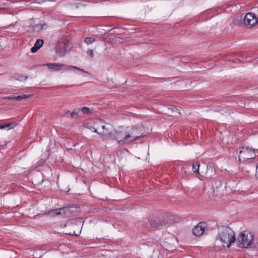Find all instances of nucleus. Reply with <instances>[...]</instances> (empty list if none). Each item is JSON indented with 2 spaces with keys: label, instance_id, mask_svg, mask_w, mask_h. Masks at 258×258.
Instances as JSON below:
<instances>
[{
  "label": "nucleus",
  "instance_id": "nucleus-1",
  "mask_svg": "<svg viewBox=\"0 0 258 258\" xmlns=\"http://www.w3.org/2000/svg\"><path fill=\"white\" fill-rule=\"evenodd\" d=\"M90 129L92 132L100 135L103 141L115 140L121 146L128 145L136 141L143 134L141 128L137 127H122L104 135L98 133L97 130L93 127Z\"/></svg>",
  "mask_w": 258,
  "mask_h": 258
},
{
  "label": "nucleus",
  "instance_id": "nucleus-2",
  "mask_svg": "<svg viewBox=\"0 0 258 258\" xmlns=\"http://www.w3.org/2000/svg\"><path fill=\"white\" fill-rule=\"evenodd\" d=\"M236 241L234 231L228 226H222L218 228V233L215 238V242L221 243L223 246L230 247Z\"/></svg>",
  "mask_w": 258,
  "mask_h": 258
},
{
  "label": "nucleus",
  "instance_id": "nucleus-3",
  "mask_svg": "<svg viewBox=\"0 0 258 258\" xmlns=\"http://www.w3.org/2000/svg\"><path fill=\"white\" fill-rule=\"evenodd\" d=\"M254 235L248 231H244L239 234L236 239L237 245L241 248L251 247L253 243Z\"/></svg>",
  "mask_w": 258,
  "mask_h": 258
},
{
  "label": "nucleus",
  "instance_id": "nucleus-4",
  "mask_svg": "<svg viewBox=\"0 0 258 258\" xmlns=\"http://www.w3.org/2000/svg\"><path fill=\"white\" fill-rule=\"evenodd\" d=\"M72 48L70 41L66 37L60 38L55 47L56 53L61 56H63Z\"/></svg>",
  "mask_w": 258,
  "mask_h": 258
},
{
  "label": "nucleus",
  "instance_id": "nucleus-5",
  "mask_svg": "<svg viewBox=\"0 0 258 258\" xmlns=\"http://www.w3.org/2000/svg\"><path fill=\"white\" fill-rule=\"evenodd\" d=\"M255 157V152L253 149L248 147H242L240 148L239 160L241 162H246Z\"/></svg>",
  "mask_w": 258,
  "mask_h": 258
},
{
  "label": "nucleus",
  "instance_id": "nucleus-6",
  "mask_svg": "<svg viewBox=\"0 0 258 258\" xmlns=\"http://www.w3.org/2000/svg\"><path fill=\"white\" fill-rule=\"evenodd\" d=\"M150 225L153 228H162L168 226V221L165 217H153L150 220Z\"/></svg>",
  "mask_w": 258,
  "mask_h": 258
},
{
  "label": "nucleus",
  "instance_id": "nucleus-7",
  "mask_svg": "<svg viewBox=\"0 0 258 258\" xmlns=\"http://www.w3.org/2000/svg\"><path fill=\"white\" fill-rule=\"evenodd\" d=\"M243 21L245 26L251 28L258 24V18L254 14L249 13L245 15Z\"/></svg>",
  "mask_w": 258,
  "mask_h": 258
},
{
  "label": "nucleus",
  "instance_id": "nucleus-8",
  "mask_svg": "<svg viewBox=\"0 0 258 258\" xmlns=\"http://www.w3.org/2000/svg\"><path fill=\"white\" fill-rule=\"evenodd\" d=\"M45 65L51 72H57L60 70H69L68 66L59 63H47Z\"/></svg>",
  "mask_w": 258,
  "mask_h": 258
},
{
  "label": "nucleus",
  "instance_id": "nucleus-9",
  "mask_svg": "<svg viewBox=\"0 0 258 258\" xmlns=\"http://www.w3.org/2000/svg\"><path fill=\"white\" fill-rule=\"evenodd\" d=\"M207 224L205 222H200L192 230L193 233L196 236H200L205 231Z\"/></svg>",
  "mask_w": 258,
  "mask_h": 258
},
{
  "label": "nucleus",
  "instance_id": "nucleus-10",
  "mask_svg": "<svg viewBox=\"0 0 258 258\" xmlns=\"http://www.w3.org/2000/svg\"><path fill=\"white\" fill-rule=\"evenodd\" d=\"M71 207H66L60 209H54L49 211V213L53 215H59L62 213L67 214L68 211L70 210Z\"/></svg>",
  "mask_w": 258,
  "mask_h": 258
},
{
  "label": "nucleus",
  "instance_id": "nucleus-11",
  "mask_svg": "<svg viewBox=\"0 0 258 258\" xmlns=\"http://www.w3.org/2000/svg\"><path fill=\"white\" fill-rule=\"evenodd\" d=\"M216 173L215 168L212 166H208L207 167V171L206 172V176L209 178L212 177Z\"/></svg>",
  "mask_w": 258,
  "mask_h": 258
},
{
  "label": "nucleus",
  "instance_id": "nucleus-12",
  "mask_svg": "<svg viewBox=\"0 0 258 258\" xmlns=\"http://www.w3.org/2000/svg\"><path fill=\"white\" fill-rule=\"evenodd\" d=\"M31 96L30 95H26L22 94L20 95H18L17 94H14V98L15 100L20 101L23 99H25L29 98Z\"/></svg>",
  "mask_w": 258,
  "mask_h": 258
},
{
  "label": "nucleus",
  "instance_id": "nucleus-13",
  "mask_svg": "<svg viewBox=\"0 0 258 258\" xmlns=\"http://www.w3.org/2000/svg\"><path fill=\"white\" fill-rule=\"evenodd\" d=\"M168 109L171 110L173 114L172 115L176 116L180 114L179 109L176 106L171 105L168 107Z\"/></svg>",
  "mask_w": 258,
  "mask_h": 258
},
{
  "label": "nucleus",
  "instance_id": "nucleus-14",
  "mask_svg": "<svg viewBox=\"0 0 258 258\" xmlns=\"http://www.w3.org/2000/svg\"><path fill=\"white\" fill-rule=\"evenodd\" d=\"M16 125V124L15 122L7 123L3 125H0V129H4L6 128V127H8L9 129H11L13 128Z\"/></svg>",
  "mask_w": 258,
  "mask_h": 258
},
{
  "label": "nucleus",
  "instance_id": "nucleus-15",
  "mask_svg": "<svg viewBox=\"0 0 258 258\" xmlns=\"http://www.w3.org/2000/svg\"><path fill=\"white\" fill-rule=\"evenodd\" d=\"M200 163L197 162L192 164V170L196 173H199Z\"/></svg>",
  "mask_w": 258,
  "mask_h": 258
},
{
  "label": "nucleus",
  "instance_id": "nucleus-16",
  "mask_svg": "<svg viewBox=\"0 0 258 258\" xmlns=\"http://www.w3.org/2000/svg\"><path fill=\"white\" fill-rule=\"evenodd\" d=\"M95 41V39L93 37H87L84 40V42L87 44H90Z\"/></svg>",
  "mask_w": 258,
  "mask_h": 258
},
{
  "label": "nucleus",
  "instance_id": "nucleus-17",
  "mask_svg": "<svg viewBox=\"0 0 258 258\" xmlns=\"http://www.w3.org/2000/svg\"><path fill=\"white\" fill-rule=\"evenodd\" d=\"M43 44V40L42 39H38L35 43V46H37L38 48H40Z\"/></svg>",
  "mask_w": 258,
  "mask_h": 258
},
{
  "label": "nucleus",
  "instance_id": "nucleus-18",
  "mask_svg": "<svg viewBox=\"0 0 258 258\" xmlns=\"http://www.w3.org/2000/svg\"><path fill=\"white\" fill-rule=\"evenodd\" d=\"M80 110L84 114H89L91 113V110L90 108L87 107H83Z\"/></svg>",
  "mask_w": 258,
  "mask_h": 258
},
{
  "label": "nucleus",
  "instance_id": "nucleus-19",
  "mask_svg": "<svg viewBox=\"0 0 258 258\" xmlns=\"http://www.w3.org/2000/svg\"><path fill=\"white\" fill-rule=\"evenodd\" d=\"M68 68H69V70H70L71 69H75V70H78L80 71H81L82 72L84 73H88V72L87 71H85L84 69H80L76 66H68Z\"/></svg>",
  "mask_w": 258,
  "mask_h": 258
},
{
  "label": "nucleus",
  "instance_id": "nucleus-20",
  "mask_svg": "<svg viewBox=\"0 0 258 258\" xmlns=\"http://www.w3.org/2000/svg\"><path fill=\"white\" fill-rule=\"evenodd\" d=\"M253 243L254 244H252L251 247L254 248L256 250H258V239L256 238L253 239Z\"/></svg>",
  "mask_w": 258,
  "mask_h": 258
},
{
  "label": "nucleus",
  "instance_id": "nucleus-21",
  "mask_svg": "<svg viewBox=\"0 0 258 258\" xmlns=\"http://www.w3.org/2000/svg\"><path fill=\"white\" fill-rule=\"evenodd\" d=\"M87 53L91 57H94V52L93 50L92 49H89L87 51Z\"/></svg>",
  "mask_w": 258,
  "mask_h": 258
},
{
  "label": "nucleus",
  "instance_id": "nucleus-22",
  "mask_svg": "<svg viewBox=\"0 0 258 258\" xmlns=\"http://www.w3.org/2000/svg\"><path fill=\"white\" fill-rule=\"evenodd\" d=\"M28 78V77L27 76H19L18 78V80L20 81H23V80H27Z\"/></svg>",
  "mask_w": 258,
  "mask_h": 258
},
{
  "label": "nucleus",
  "instance_id": "nucleus-23",
  "mask_svg": "<svg viewBox=\"0 0 258 258\" xmlns=\"http://www.w3.org/2000/svg\"><path fill=\"white\" fill-rule=\"evenodd\" d=\"M39 48H38L37 46H35V45L31 48V51L32 52L34 53L36 52Z\"/></svg>",
  "mask_w": 258,
  "mask_h": 258
},
{
  "label": "nucleus",
  "instance_id": "nucleus-24",
  "mask_svg": "<svg viewBox=\"0 0 258 258\" xmlns=\"http://www.w3.org/2000/svg\"><path fill=\"white\" fill-rule=\"evenodd\" d=\"M70 114H71V117L73 118H77L78 117V114L75 111H73Z\"/></svg>",
  "mask_w": 258,
  "mask_h": 258
},
{
  "label": "nucleus",
  "instance_id": "nucleus-25",
  "mask_svg": "<svg viewBox=\"0 0 258 258\" xmlns=\"http://www.w3.org/2000/svg\"><path fill=\"white\" fill-rule=\"evenodd\" d=\"M4 98L7 99H9V100H15L14 94L13 95H10V96L5 97Z\"/></svg>",
  "mask_w": 258,
  "mask_h": 258
},
{
  "label": "nucleus",
  "instance_id": "nucleus-26",
  "mask_svg": "<svg viewBox=\"0 0 258 258\" xmlns=\"http://www.w3.org/2000/svg\"><path fill=\"white\" fill-rule=\"evenodd\" d=\"M256 175L257 176H258V165L256 166Z\"/></svg>",
  "mask_w": 258,
  "mask_h": 258
},
{
  "label": "nucleus",
  "instance_id": "nucleus-27",
  "mask_svg": "<svg viewBox=\"0 0 258 258\" xmlns=\"http://www.w3.org/2000/svg\"><path fill=\"white\" fill-rule=\"evenodd\" d=\"M70 111L68 110V111H67L66 112L65 114H70Z\"/></svg>",
  "mask_w": 258,
  "mask_h": 258
},
{
  "label": "nucleus",
  "instance_id": "nucleus-28",
  "mask_svg": "<svg viewBox=\"0 0 258 258\" xmlns=\"http://www.w3.org/2000/svg\"><path fill=\"white\" fill-rule=\"evenodd\" d=\"M217 182H218V185L219 186L221 185V182L220 181H217Z\"/></svg>",
  "mask_w": 258,
  "mask_h": 258
},
{
  "label": "nucleus",
  "instance_id": "nucleus-29",
  "mask_svg": "<svg viewBox=\"0 0 258 258\" xmlns=\"http://www.w3.org/2000/svg\"><path fill=\"white\" fill-rule=\"evenodd\" d=\"M102 128L103 129H105V126H104V125H102Z\"/></svg>",
  "mask_w": 258,
  "mask_h": 258
}]
</instances>
